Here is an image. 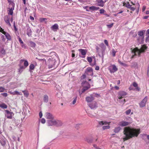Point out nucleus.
Returning <instances> with one entry per match:
<instances>
[{
  "label": "nucleus",
  "mask_w": 149,
  "mask_h": 149,
  "mask_svg": "<svg viewBox=\"0 0 149 149\" xmlns=\"http://www.w3.org/2000/svg\"><path fill=\"white\" fill-rule=\"evenodd\" d=\"M8 3H9V7L15 6V3H14L13 1L12 0H7Z\"/></svg>",
  "instance_id": "nucleus-25"
},
{
  "label": "nucleus",
  "mask_w": 149,
  "mask_h": 149,
  "mask_svg": "<svg viewBox=\"0 0 149 149\" xmlns=\"http://www.w3.org/2000/svg\"><path fill=\"white\" fill-rule=\"evenodd\" d=\"M13 27L14 28V29L15 30V31H17V29L16 28L15 25V22H13Z\"/></svg>",
  "instance_id": "nucleus-48"
},
{
  "label": "nucleus",
  "mask_w": 149,
  "mask_h": 149,
  "mask_svg": "<svg viewBox=\"0 0 149 149\" xmlns=\"http://www.w3.org/2000/svg\"><path fill=\"white\" fill-rule=\"evenodd\" d=\"M119 99V101L121 104H124L125 102V99Z\"/></svg>",
  "instance_id": "nucleus-37"
},
{
  "label": "nucleus",
  "mask_w": 149,
  "mask_h": 149,
  "mask_svg": "<svg viewBox=\"0 0 149 149\" xmlns=\"http://www.w3.org/2000/svg\"><path fill=\"white\" fill-rule=\"evenodd\" d=\"M35 68V66L33 64H31L29 66V69L31 70H33Z\"/></svg>",
  "instance_id": "nucleus-39"
},
{
  "label": "nucleus",
  "mask_w": 149,
  "mask_h": 149,
  "mask_svg": "<svg viewBox=\"0 0 149 149\" xmlns=\"http://www.w3.org/2000/svg\"><path fill=\"white\" fill-rule=\"evenodd\" d=\"M1 143L3 146H4L6 144V143L3 141H1Z\"/></svg>",
  "instance_id": "nucleus-60"
},
{
  "label": "nucleus",
  "mask_w": 149,
  "mask_h": 149,
  "mask_svg": "<svg viewBox=\"0 0 149 149\" xmlns=\"http://www.w3.org/2000/svg\"><path fill=\"white\" fill-rule=\"evenodd\" d=\"M131 110L130 109H129L126 111V114L128 115L131 113Z\"/></svg>",
  "instance_id": "nucleus-49"
},
{
  "label": "nucleus",
  "mask_w": 149,
  "mask_h": 149,
  "mask_svg": "<svg viewBox=\"0 0 149 149\" xmlns=\"http://www.w3.org/2000/svg\"><path fill=\"white\" fill-rule=\"evenodd\" d=\"M136 88L135 89L136 91H140V89L139 87H138V86H137Z\"/></svg>",
  "instance_id": "nucleus-64"
},
{
  "label": "nucleus",
  "mask_w": 149,
  "mask_h": 149,
  "mask_svg": "<svg viewBox=\"0 0 149 149\" xmlns=\"http://www.w3.org/2000/svg\"><path fill=\"white\" fill-rule=\"evenodd\" d=\"M94 100V97L92 96H89L86 97V100L88 102H90Z\"/></svg>",
  "instance_id": "nucleus-23"
},
{
  "label": "nucleus",
  "mask_w": 149,
  "mask_h": 149,
  "mask_svg": "<svg viewBox=\"0 0 149 149\" xmlns=\"http://www.w3.org/2000/svg\"><path fill=\"white\" fill-rule=\"evenodd\" d=\"M104 42L105 44H106V45L107 46H109L108 43V41L107 40H104Z\"/></svg>",
  "instance_id": "nucleus-56"
},
{
  "label": "nucleus",
  "mask_w": 149,
  "mask_h": 149,
  "mask_svg": "<svg viewBox=\"0 0 149 149\" xmlns=\"http://www.w3.org/2000/svg\"><path fill=\"white\" fill-rule=\"evenodd\" d=\"M124 5L127 8H130L131 6V5L129 4V2H127V3H125Z\"/></svg>",
  "instance_id": "nucleus-40"
},
{
  "label": "nucleus",
  "mask_w": 149,
  "mask_h": 149,
  "mask_svg": "<svg viewBox=\"0 0 149 149\" xmlns=\"http://www.w3.org/2000/svg\"><path fill=\"white\" fill-rule=\"evenodd\" d=\"M1 95L5 97H7L8 95L7 93H1Z\"/></svg>",
  "instance_id": "nucleus-54"
},
{
  "label": "nucleus",
  "mask_w": 149,
  "mask_h": 149,
  "mask_svg": "<svg viewBox=\"0 0 149 149\" xmlns=\"http://www.w3.org/2000/svg\"><path fill=\"white\" fill-rule=\"evenodd\" d=\"M145 31V30H142L139 31L138 32V35L139 36L143 38H144Z\"/></svg>",
  "instance_id": "nucleus-22"
},
{
  "label": "nucleus",
  "mask_w": 149,
  "mask_h": 149,
  "mask_svg": "<svg viewBox=\"0 0 149 149\" xmlns=\"http://www.w3.org/2000/svg\"><path fill=\"white\" fill-rule=\"evenodd\" d=\"M15 6L9 7V10H8V15H12L13 13V10L14 9Z\"/></svg>",
  "instance_id": "nucleus-19"
},
{
  "label": "nucleus",
  "mask_w": 149,
  "mask_h": 149,
  "mask_svg": "<svg viewBox=\"0 0 149 149\" xmlns=\"http://www.w3.org/2000/svg\"><path fill=\"white\" fill-rule=\"evenodd\" d=\"M89 107L91 109H95L97 107V103L95 101L93 102H92L88 104Z\"/></svg>",
  "instance_id": "nucleus-9"
},
{
  "label": "nucleus",
  "mask_w": 149,
  "mask_h": 149,
  "mask_svg": "<svg viewBox=\"0 0 149 149\" xmlns=\"http://www.w3.org/2000/svg\"><path fill=\"white\" fill-rule=\"evenodd\" d=\"M47 19L45 18H41L39 19V20L41 22H43L45 21V20H46Z\"/></svg>",
  "instance_id": "nucleus-43"
},
{
  "label": "nucleus",
  "mask_w": 149,
  "mask_h": 149,
  "mask_svg": "<svg viewBox=\"0 0 149 149\" xmlns=\"http://www.w3.org/2000/svg\"><path fill=\"white\" fill-rule=\"evenodd\" d=\"M96 2L97 6L103 7L104 6V4L105 2H104L102 0H96Z\"/></svg>",
  "instance_id": "nucleus-18"
},
{
  "label": "nucleus",
  "mask_w": 149,
  "mask_h": 149,
  "mask_svg": "<svg viewBox=\"0 0 149 149\" xmlns=\"http://www.w3.org/2000/svg\"><path fill=\"white\" fill-rule=\"evenodd\" d=\"M28 65L29 63L27 60L23 59L20 60L19 64V66L20 68L19 69V73H21L23 70L28 66Z\"/></svg>",
  "instance_id": "nucleus-3"
},
{
  "label": "nucleus",
  "mask_w": 149,
  "mask_h": 149,
  "mask_svg": "<svg viewBox=\"0 0 149 149\" xmlns=\"http://www.w3.org/2000/svg\"><path fill=\"white\" fill-rule=\"evenodd\" d=\"M89 9L92 10H97L99 9V7H96L95 6H92L89 7Z\"/></svg>",
  "instance_id": "nucleus-26"
},
{
  "label": "nucleus",
  "mask_w": 149,
  "mask_h": 149,
  "mask_svg": "<svg viewBox=\"0 0 149 149\" xmlns=\"http://www.w3.org/2000/svg\"><path fill=\"white\" fill-rule=\"evenodd\" d=\"M86 73L89 75L92 76L93 75V70L91 68L89 67L86 69Z\"/></svg>",
  "instance_id": "nucleus-13"
},
{
  "label": "nucleus",
  "mask_w": 149,
  "mask_h": 149,
  "mask_svg": "<svg viewBox=\"0 0 149 149\" xmlns=\"http://www.w3.org/2000/svg\"><path fill=\"white\" fill-rule=\"evenodd\" d=\"M78 50L82 55L81 57L82 58H84L87 53V50L85 49H79Z\"/></svg>",
  "instance_id": "nucleus-14"
},
{
  "label": "nucleus",
  "mask_w": 149,
  "mask_h": 149,
  "mask_svg": "<svg viewBox=\"0 0 149 149\" xmlns=\"http://www.w3.org/2000/svg\"><path fill=\"white\" fill-rule=\"evenodd\" d=\"M4 33L3 34L5 35L7 39L8 40H10L11 38L9 34L6 32Z\"/></svg>",
  "instance_id": "nucleus-27"
},
{
  "label": "nucleus",
  "mask_w": 149,
  "mask_h": 149,
  "mask_svg": "<svg viewBox=\"0 0 149 149\" xmlns=\"http://www.w3.org/2000/svg\"><path fill=\"white\" fill-rule=\"evenodd\" d=\"M132 11H134L135 10V8L134 7H132V6L129 8Z\"/></svg>",
  "instance_id": "nucleus-62"
},
{
  "label": "nucleus",
  "mask_w": 149,
  "mask_h": 149,
  "mask_svg": "<svg viewBox=\"0 0 149 149\" xmlns=\"http://www.w3.org/2000/svg\"><path fill=\"white\" fill-rule=\"evenodd\" d=\"M127 94V93L124 91H120L118 93V99H121L125 97Z\"/></svg>",
  "instance_id": "nucleus-10"
},
{
  "label": "nucleus",
  "mask_w": 149,
  "mask_h": 149,
  "mask_svg": "<svg viewBox=\"0 0 149 149\" xmlns=\"http://www.w3.org/2000/svg\"><path fill=\"white\" fill-rule=\"evenodd\" d=\"M22 92L24 93V96L26 97H28L29 95V93L26 90L22 91Z\"/></svg>",
  "instance_id": "nucleus-30"
},
{
  "label": "nucleus",
  "mask_w": 149,
  "mask_h": 149,
  "mask_svg": "<svg viewBox=\"0 0 149 149\" xmlns=\"http://www.w3.org/2000/svg\"><path fill=\"white\" fill-rule=\"evenodd\" d=\"M113 24L112 23L110 24H107V25L108 28H111L113 26Z\"/></svg>",
  "instance_id": "nucleus-51"
},
{
  "label": "nucleus",
  "mask_w": 149,
  "mask_h": 149,
  "mask_svg": "<svg viewBox=\"0 0 149 149\" xmlns=\"http://www.w3.org/2000/svg\"><path fill=\"white\" fill-rule=\"evenodd\" d=\"M43 100L45 102H47L48 101V97L46 95H45L44 96Z\"/></svg>",
  "instance_id": "nucleus-29"
},
{
  "label": "nucleus",
  "mask_w": 149,
  "mask_h": 149,
  "mask_svg": "<svg viewBox=\"0 0 149 149\" xmlns=\"http://www.w3.org/2000/svg\"><path fill=\"white\" fill-rule=\"evenodd\" d=\"M108 69L110 71V72L111 73H114L116 71L118 70L116 65H114L110 66L109 67Z\"/></svg>",
  "instance_id": "nucleus-11"
},
{
  "label": "nucleus",
  "mask_w": 149,
  "mask_h": 149,
  "mask_svg": "<svg viewBox=\"0 0 149 149\" xmlns=\"http://www.w3.org/2000/svg\"><path fill=\"white\" fill-rule=\"evenodd\" d=\"M116 52L113 49L112 50V54L113 56H115Z\"/></svg>",
  "instance_id": "nucleus-46"
},
{
  "label": "nucleus",
  "mask_w": 149,
  "mask_h": 149,
  "mask_svg": "<svg viewBox=\"0 0 149 149\" xmlns=\"http://www.w3.org/2000/svg\"><path fill=\"white\" fill-rule=\"evenodd\" d=\"M86 77V76L84 74L81 77V79H83L85 78Z\"/></svg>",
  "instance_id": "nucleus-63"
},
{
  "label": "nucleus",
  "mask_w": 149,
  "mask_h": 149,
  "mask_svg": "<svg viewBox=\"0 0 149 149\" xmlns=\"http://www.w3.org/2000/svg\"><path fill=\"white\" fill-rule=\"evenodd\" d=\"M86 141L89 143H91L92 142V140L91 139L88 138L86 139Z\"/></svg>",
  "instance_id": "nucleus-44"
},
{
  "label": "nucleus",
  "mask_w": 149,
  "mask_h": 149,
  "mask_svg": "<svg viewBox=\"0 0 149 149\" xmlns=\"http://www.w3.org/2000/svg\"><path fill=\"white\" fill-rule=\"evenodd\" d=\"M56 60L55 58H49L47 61L49 68L52 69L55 68V65L56 64Z\"/></svg>",
  "instance_id": "nucleus-4"
},
{
  "label": "nucleus",
  "mask_w": 149,
  "mask_h": 149,
  "mask_svg": "<svg viewBox=\"0 0 149 149\" xmlns=\"http://www.w3.org/2000/svg\"><path fill=\"white\" fill-rule=\"evenodd\" d=\"M0 52L1 54H5V51L3 49H2L1 50Z\"/></svg>",
  "instance_id": "nucleus-47"
},
{
  "label": "nucleus",
  "mask_w": 149,
  "mask_h": 149,
  "mask_svg": "<svg viewBox=\"0 0 149 149\" xmlns=\"http://www.w3.org/2000/svg\"><path fill=\"white\" fill-rule=\"evenodd\" d=\"M26 33L29 37H30L32 35V31L30 27H28L26 30Z\"/></svg>",
  "instance_id": "nucleus-21"
},
{
  "label": "nucleus",
  "mask_w": 149,
  "mask_h": 149,
  "mask_svg": "<svg viewBox=\"0 0 149 149\" xmlns=\"http://www.w3.org/2000/svg\"><path fill=\"white\" fill-rule=\"evenodd\" d=\"M0 31L2 33H3V34L4 33V32H6L4 31V30L2 29V28H1L0 26Z\"/></svg>",
  "instance_id": "nucleus-53"
},
{
  "label": "nucleus",
  "mask_w": 149,
  "mask_h": 149,
  "mask_svg": "<svg viewBox=\"0 0 149 149\" xmlns=\"http://www.w3.org/2000/svg\"><path fill=\"white\" fill-rule=\"evenodd\" d=\"M45 114V118L48 119L50 120L54 118L53 115L50 113L46 112Z\"/></svg>",
  "instance_id": "nucleus-16"
},
{
  "label": "nucleus",
  "mask_w": 149,
  "mask_h": 149,
  "mask_svg": "<svg viewBox=\"0 0 149 149\" xmlns=\"http://www.w3.org/2000/svg\"><path fill=\"white\" fill-rule=\"evenodd\" d=\"M118 62L121 65L124 66L125 67H127V64L121 62L120 60H118Z\"/></svg>",
  "instance_id": "nucleus-38"
},
{
  "label": "nucleus",
  "mask_w": 149,
  "mask_h": 149,
  "mask_svg": "<svg viewBox=\"0 0 149 149\" xmlns=\"http://www.w3.org/2000/svg\"><path fill=\"white\" fill-rule=\"evenodd\" d=\"M139 129H136L130 127H125L124 130V134L125 137L123 138L124 141L132 138L133 137H137L140 133Z\"/></svg>",
  "instance_id": "nucleus-1"
},
{
  "label": "nucleus",
  "mask_w": 149,
  "mask_h": 149,
  "mask_svg": "<svg viewBox=\"0 0 149 149\" xmlns=\"http://www.w3.org/2000/svg\"><path fill=\"white\" fill-rule=\"evenodd\" d=\"M132 53L134 54L132 55L131 57V58H133L135 56H138L139 57L140 56V54L142 53L140 49L136 47L132 51Z\"/></svg>",
  "instance_id": "nucleus-5"
},
{
  "label": "nucleus",
  "mask_w": 149,
  "mask_h": 149,
  "mask_svg": "<svg viewBox=\"0 0 149 149\" xmlns=\"http://www.w3.org/2000/svg\"><path fill=\"white\" fill-rule=\"evenodd\" d=\"M58 25L57 24H55L50 27L51 30L54 32H56L59 29Z\"/></svg>",
  "instance_id": "nucleus-12"
},
{
  "label": "nucleus",
  "mask_w": 149,
  "mask_h": 149,
  "mask_svg": "<svg viewBox=\"0 0 149 149\" xmlns=\"http://www.w3.org/2000/svg\"><path fill=\"white\" fill-rule=\"evenodd\" d=\"M121 129L120 127H116L114 130V132L115 133H118L119 132Z\"/></svg>",
  "instance_id": "nucleus-34"
},
{
  "label": "nucleus",
  "mask_w": 149,
  "mask_h": 149,
  "mask_svg": "<svg viewBox=\"0 0 149 149\" xmlns=\"http://www.w3.org/2000/svg\"><path fill=\"white\" fill-rule=\"evenodd\" d=\"M5 88L2 87H0V92H3L4 91Z\"/></svg>",
  "instance_id": "nucleus-52"
},
{
  "label": "nucleus",
  "mask_w": 149,
  "mask_h": 149,
  "mask_svg": "<svg viewBox=\"0 0 149 149\" xmlns=\"http://www.w3.org/2000/svg\"><path fill=\"white\" fill-rule=\"evenodd\" d=\"M82 86L83 87V88L82 90V93H83L86 90L90 88V85L89 84L87 81H84L82 82Z\"/></svg>",
  "instance_id": "nucleus-6"
},
{
  "label": "nucleus",
  "mask_w": 149,
  "mask_h": 149,
  "mask_svg": "<svg viewBox=\"0 0 149 149\" xmlns=\"http://www.w3.org/2000/svg\"><path fill=\"white\" fill-rule=\"evenodd\" d=\"M3 18L4 21L6 24L9 26H11V25L8 16V15H5L4 16Z\"/></svg>",
  "instance_id": "nucleus-17"
},
{
  "label": "nucleus",
  "mask_w": 149,
  "mask_h": 149,
  "mask_svg": "<svg viewBox=\"0 0 149 149\" xmlns=\"http://www.w3.org/2000/svg\"><path fill=\"white\" fill-rule=\"evenodd\" d=\"M136 8H137V9L136 10V13L138 14L139 11V8L140 5L139 3H137L136 4Z\"/></svg>",
  "instance_id": "nucleus-36"
},
{
  "label": "nucleus",
  "mask_w": 149,
  "mask_h": 149,
  "mask_svg": "<svg viewBox=\"0 0 149 149\" xmlns=\"http://www.w3.org/2000/svg\"><path fill=\"white\" fill-rule=\"evenodd\" d=\"M130 124V122L122 121L119 123L118 125L121 127H124L127 126Z\"/></svg>",
  "instance_id": "nucleus-15"
},
{
  "label": "nucleus",
  "mask_w": 149,
  "mask_h": 149,
  "mask_svg": "<svg viewBox=\"0 0 149 149\" xmlns=\"http://www.w3.org/2000/svg\"><path fill=\"white\" fill-rule=\"evenodd\" d=\"M19 40L20 43H21L22 44H23V43H24L23 42V41H22V40L20 38H19Z\"/></svg>",
  "instance_id": "nucleus-58"
},
{
  "label": "nucleus",
  "mask_w": 149,
  "mask_h": 149,
  "mask_svg": "<svg viewBox=\"0 0 149 149\" xmlns=\"http://www.w3.org/2000/svg\"><path fill=\"white\" fill-rule=\"evenodd\" d=\"M144 38H143L139 36L137 37V40L138 42V43L139 44H141L143 43L144 41Z\"/></svg>",
  "instance_id": "nucleus-20"
},
{
  "label": "nucleus",
  "mask_w": 149,
  "mask_h": 149,
  "mask_svg": "<svg viewBox=\"0 0 149 149\" xmlns=\"http://www.w3.org/2000/svg\"><path fill=\"white\" fill-rule=\"evenodd\" d=\"M45 122V120L44 118H42L41 120V123L43 124H44Z\"/></svg>",
  "instance_id": "nucleus-55"
},
{
  "label": "nucleus",
  "mask_w": 149,
  "mask_h": 149,
  "mask_svg": "<svg viewBox=\"0 0 149 149\" xmlns=\"http://www.w3.org/2000/svg\"><path fill=\"white\" fill-rule=\"evenodd\" d=\"M100 13L101 14L103 13L104 12V10L103 9H101L100 10Z\"/></svg>",
  "instance_id": "nucleus-59"
},
{
  "label": "nucleus",
  "mask_w": 149,
  "mask_h": 149,
  "mask_svg": "<svg viewBox=\"0 0 149 149\" xmlns=\"http://www.w3.org/2000/svg\"><path fill=\"white\" fill-rule=\"evenodd\" d=\"M148 99L147 96H146L142 101L139 103V105L141 107H145L146 105V102H147Z\"/></svg>",
  "instance_id": "nucleus-8"
},
{
  "label": "nucleus",
  "mask_w": 149,
  "mask_h": 149,
  "mask_svg": "<svg viewBox=\"0 0 149 149\" xmlns=\"http://www.w3.org/2000/svg\"><path fill=\"white\" fill-rule=\"evenodd\" d=\"M147 49V47L144 45H143L141 49H140L141 51V52L142 53L144 52H145V50Z\"/></svg>",
  "instance_id": "nucleus-28"
},
{
  "label": "nucleus",
  "mask_w": 149,
  "mask_h": 149,
  "mask_svg": "<svg viewBox=\"0 0 149 149\" xmlns=\"http://www.w3.org/2000/svg\"><path fill=\"white\" fill-rule=\"evenodd\" d=\"M131 67L134 68H138V65L137 63L135 62H133L132 63V64L131 65Z\"/></svg>",
  "instance_id": "nucleus-24"
},
{
  "label": "nucleus",
  "mask_w": 149,
  "mask_h": 149,
  "mask_svg": "<svg viewBox=\"0 0 149 149\" xmlns=\"http://www.w3.org/2000/svg\"><path fill=\"white\" fill-rule=\"evenodd\" d=\"M72 99L73 100L72 102V104L73 105L74 104L76 103L77 102V96H75Z\"/></svg>",
  "instance_id": "nucleus-33"
},
{
  "label": "nucleus",
  "mask_w": 149,
  "mask_h": 149,
  "mask_svg": "<svg viewBox=\"0 0 149 149\" xmlns=\"http://www.w3.org/2000/svg\"><path fill=\"white\" fill-rule=\"evenodd\" d=\"M29 44V45L31 47H34L36 46V44L32 41H30Z\"/></svg>",
  "instance_id": "nucleus-35"
},
{
  "label": "nucleus",
  "mask_w": 149,
  "mask_h": 149,
  "mask_svg": "<svg viewBox=\"0 0 149 149\" xmlns=\"http://www.w3.org/2000/svg\"><path fill=\"white\" fill-rule=\"evenodd\" d=\"M39 116L40 118H42V113L41 111L39 113Z\"/></svg>",
  "instance_id": "nucleus-61"
},
{
  "label": "nucleus",
  "mask_w": 149,
  "mask_h": 149,
  "mask_svg": "<svg viewBox=\"0 0 149 149\" xmlns=\"http://www.w3.org/2000/svg\"><path fill=\"white\" fill-rule=\"evenodd\" d=\"M47 124L49 126H52L55 125L56 126H61L62 125V123L61 121L56 120L54 119H52L47 120Z\"/></svg>",
  "instance_id": "nucleus-2"
},
{
  "label": "nucleus",
  "mask_w": 149,
  "mask_h": 149,
  "mask_svg": "<svg viewBox=\"0 0 149 149\" xmlns=\"http://www.w3.org/2000/svg\"><path fill=\"white\" fill-rule=\"evenodd\" d=\"M132 84L133 86L135 87H136L138 86V84L136 82H134Z\"/></svg>",
  "instance_id": "nucleus-50"
},
{
  "label": "nucleus",
  "mask_w": 149,
  "mask_h": 149,
  "mask_svg": "<svg viewBox=\"0 0 149 149\" xmlns=\"http://www.w3.org/2000/svg\"><path fill=\"white\" fill-rule=\"evenodd\" d=\"M0 107L3 109H6L7 108V105L4 103L0 104Z\"/></svg>",
  "instance_id": "nucleus-32"
},
{
  "label": "nucleus",
  "mask_w": 149,
  "mask_h": 149,
  "mask_svg": "<svg viewBox=\"0 0 149 149\" xmlns=\"http://www.w3.org/2000/svg\"><path fill=\"white\" fill-rule=\"evenodd\" d=\"M5 116L7 118L11 119L12 118V117L14 115V113L12 112H10L8 110H5Z\"/></svg>",
  "instance_id": "nucleus-7"
},
{
  "label": "nucleus",
  "mask_w": 149,
  "mask_h": 149,
  "mask_svg": "<svg viewBox=\"0 0 149 149\" xmlns=\"http://www.w3.org/2000/svg\"><path fill=\"white\" fill-rule=\"evenodd\" d=\"M110 128V127L109 125L107 126H104L102 127L103 130H105L107 129H109Z\"/></svg>",
  "instance_id": "nucleus-42"
},
{
  "label": "nucleus",
  "mask_w": 149,
  "mask_h": 149,
  "mask_svg": "<svg viewBox=\"0 0 149 149\" xmlns=\"http://www.w3.org/2000/svg\"><path fill=\"white\" fill-rule=\"evenodd\" d=\"M13 95H22L21 93H20L19 92L17 91H15L13 93Z\"/></svg>",
  "instance_id": "nucleus-41"
},
{
  "label": "nucleus",
  "mask_w": 149,
  "mask_h": 149,
  "mask_svg": "<svg viewBox=\"0 0 149 149\" xmlns=\"http://www.w3.org/2000/svg\"><path fill=\"white\" fill-rule=\"evenodd\" d=\"M100 46L102 48H103L104 47V45L103 43H102L100 45Z\"/></svg>",
  "instance_id": "nucleus-57"
},
{
  "label": "nucleus",
  "mask_w": 149,
  "mask_h": 149,
  "mask_svg": "<svg viewBox=\"0 0 149 149\" xmlns=\"http://www.w3.org/2000/svg\"><path fill=\"white\" fill-rule=\"evenodd\" d=\"M99 124L100 125H107L108 124V123L106 121H99L98 122Z\"/></svg>",
  "instance_id": "nucleus-31"
},
{
  "label": "nucleus",
  "mask_w": 149,
  "mask_h": 149,
  "mask_svg": "<svg viewBox=\"0 0 149 149\" xmlns=\"http://www.w3.org/2000/svg\"><path fill=\"white\" fill-rule=\"evenodd\" d=\"M87 60L90 63H91L92 61V58L90 57H88L87 58Z\"/></svg>",
  "instance_id": "nucleus-45"
}]
</instances>
